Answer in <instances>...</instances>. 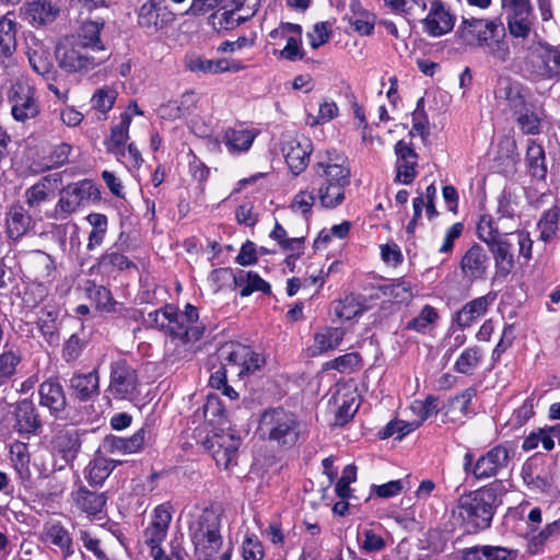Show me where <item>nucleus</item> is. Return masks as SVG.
Segmentation results:
<instances>
[{
  "label": "nucleus",
  "instance_id": "obj_1",
  "mask_svg": "<svg viewBox=\"0 0 560 560\" xmlns=\"http://www.w3.org/2000/svg\"><path fill=\"white\" fill-rule=\"evenodd\" d=\"M500 504L497 488L483 487L460 495L453 515L467 533H476L490 527L495 509Z\"/></svg>",
  "mask_w": 560,
  "mask_h": 560
},
{
  "label": "nucleus",
  "instance_id": "obj_2",
  "mask_svg": "<svg viewBox=\"0 0 560 560\" xmlns=\"http://www.w3.org/2000/svg\"><path fill=\"white\" fill-rule=\"evenodd\" d=\"M222 517L218 509L205 508L191 515L188 533L198 560H212L223 547Z\"/></svg>",
  "mask_w": 560,
  "mask_h": 560
},
{
  "label": "nucleus",
  "instance_id": "obj_3",
  "mask_svg": "<svg viewBox=\"0 0 560 560\" xmlns=\"http://www.w3.org/2000/svg\"><path fill=\"white\" fill-rule=\"evenodd\" d=\"M257 432L265 441L291 447L299 440L301 423L292 411L281 407L269 408L260 415Z\"/></svg>",
  "mask_w": 560,
  "mask_h": 560
},
{
  "label": "nucleus",
  "instance_id": "obj_4",
  "mask_svg": "<svg viewBox=\"0 0 560 560\" xmlns=\"http://www.w3.org/2000/svg\"><path fill=\"white\" fill-rule=\"evenodd\" d=\"M56 59L60 69L67 73L88 72L107 59V55H98L83 44L66 37L56 47Z\"/></svg>",
  "mask_w": 560,
  "mask_h": 560
},
{
  "label": "nucleus",
  "instance_id": "obj_5",
  "mask_svg": "<svg viewBox=\"0 0 560 560\" xmlns=\"http://www.w3.org/2000/svg\"><path fill=\"white\" fill-rule=\"evenodd\" d=\"M505 36V30L500 19H477L463 16L455 36L460 43L470 47H486L488 42Z\"/></svg>",
  "mask_w": 560,
  "mask_h": 560
},
{
  "label": "nucleus",
  "instance_id": "obj_6",
  "mask_svg": "<svg viewBox=\"0 0 560 560\" xmlns=\"http://www.w3.org/2000/svg\"><path fill=\"white\" fill-rule=\"evenodd\" d=\"M313 165L319 185L350 184V165L346 155L335 149L318 152Z\"/></svg>",
  "mask_w": 560,
  "mask_h": 560
},
{
  "label": "nucleus",
  "instance_id": "obj_7",
  "mask_svg": "<svg viewBox=\"0 0 560 560\" xmlns=\"http://www.w3.org/2000/svg\"><path fill=\"white\" fill-rule=\"evenodd\" d=\"M8 102L14 120L25 122L39 114V103L34 85L24 78L18 79L8 91Z\"/></svg>",
  "mask_w": 560,
  "mask_h": 560
},
{
  "label": "nucleus",
  "instance_id": "obj_8",
  "mask_svg": "<svg viewBox=\"0 0 560 560\" xmlns=\"http://www.w3.org/2000/svg\"><path fill=\"white\" fill-rule=\"evenodd\" d=\"M525 71L535 80L560 81V49L541 46L526 59Z\"/></svg>",
  "mask_w": 560,
  "mask_h": 560
},
{
  "label": "nucleus",
  "instance_id": "obj_9",
  "mask_svg": "<svg viewBox=\"0 0 560 560\" xmlns=\"http://www.w3.org/2000/svg\"><path fill=\"white\" fill-rule=\"evenodd\" d=\"M281 151L290 172L299 176L310 163L313 144L304 136L287 133L282 136Z\"/></svg>",
  "mask_w": 560,
  "mask_h": 560
},
{
  "label": "nucleus",
  "instance_id": "obj_10",
  "mask_svg": "<svg viewBox=\"0 0 560 560\" xmlns=\"http://www.w3.org/2000/svg\"><path fill=\"white\" fill-rule=\"evenodd\" d=\"M427 9V15L420 20L425 34L431 37H441L453 31L456 15L446 2L431 0Z\"/></svg>",
  "mask_w": 560,
  "mask_h": 560
},
{
  "label": "nucleus",
  "instance_id": "obj_11",
  "mask_svg": "<svg viewBox=\"0 0 560 560\" xmlns=\"http://www.w3.org/2000/svg\"><path fill=\"white\" fill-rule=\"evenodd\" d=\"M137 371L126 361L110 363L108 392L116 399H131L138 387Z\"/></svg>",
  "mask_w": 560,
  "mask_h": 560
},
{
  "label": "nucleus",
  "instance_id": "obj_12",
  "mask_svg": "<svg viewBox=\"0 0 560 560\" xmlns=\"http://www.w3.org/2000/svg\"><path fill=\"white\" fill-rule=\"evenodd\" d=\"M240 439L235 438L232 432L214 433L206 440V445L218 466L229 469L231 466L236 465V456L240 447Z\"/></svg>",
  "mask_w": 560,
  "mask_h": 560
},
{
  "label": "nucleus",
  "instance_id": "obj_13",
  "mask_svg": "<svg viewBox=\"0 0 560 560\" xmlns=\"http://www.w3.org/2000/svg\"><path fill=\"white\" fill-rule=\"evenodd\" d=\"M92 184L90 182H79L68 185L60 194V198L55 207V219L65 220L75 212L84 200L91 197Z\"/></svg>",
  "mask_w": 560,
  "mask_h": 560
},
{
  "label": "nucleus",
  "instance_id": "obj_14",
  "mask_svg": "<svg viewBox=\"0 0 560 560\" xmlns=\"http://www.w3.org/2000/svg\"><path fill=\"white\" fill-rule=\"evenodd\" d=\"M512 453L506 445L492 447L474 464L472 475L477 479L494 477L500 470L508 467Z\"/></svg>",
  "mask_w": 560,
  "mask_h": 560
},
{
  "label": "nucleus",
  "instance_id": "obj_15",
  "mask_svg": "<svg viewBox=\"0 0 560 560\" xmlns=\"http://www.w3.org/2000/svg\"><path fill=\"white\" fill-rule=\"evenodd\" d=\"M490 264L487 250L479 244L470 246L462 256L459 269L465 279L470 282L486 279Z\"/></svg>",
  "mask_w": 560,
  "mask_h": 560
},
{
  "label": "nucleus",
  "instance_id": "obj_16",
  "mask_svg": "<svg viewBox=\"0 0 560 560\" xmlns=\"http://www.w3.org/2000/svg\"><path fill=\"white\" fill-rule=\"evenodd\" d=\"M150 429L147 425L140 428L128 439L108 435L103 440L98 452L105 454H133L142 450L145 442L150 440Z\"/></svg>",
  "mask_w": 560,
  "mask_h": 560
},
{
  "label": "nucleus",
  "instance_id": "obj_17",
  "mask_svg": "<svg viewBox=\"0 0 560 560\" xmlns=\"http://www.w3.org/2000/svg\"><path fill=\"white\" fill-rule=\"evenodd\" d=\"M174 20V13L164 5L163 0L147 1L141 5L138 16L139 25L150 32H156Z\"/></svg>",
  "mask_w": 560,
  "mask_h": 560
},
{
  "label": "nucleus",
  "instance_id": "obj_18",
  "mask_svg": "<svg viewBox=\"0 0 560 560\" xmlns=\"http://www.w3.org/2000/svg\"><path fill=\"white\" fill-rule=\"evenodd\" d=\"M40 540L45 545L58 549L65 560L74 553L73 538L69 530L58 521L44 524Z\"/></svg>",
  "mask_w": 560,
  "mask_h": 560
},
{
  "label": "nucleus",
  "instance_id": "obj_19",
  "mask_svg": "<svg viewBox=\"0 0 560 560\" xmlns=\"http://www.w3.org/2000/svg\"><path fill=\"white\" fill-rule=\"evenodd\" d=\"M395 152L397 154L395 182L405 185L411 184L417 176L418 154L404 140L396 143Z\"/></svg>",
  "mask_w": 560,
  "mask_h": 560
},
{
  "label": "nucleus",
  "instance_id": "obj_20",
  "mask_svg": "<svg viewBox=\"0 0 560 560\" xmlns=\"http://www.w3.org/2000/svg\"><path fill=\"white\" fill-rule=\"evenodd\" d=\"M26 55L32 69L48 79L54 68L49 46L36 36H30L26 43Z\"/></svg>",
  "mask_w": 560,
  "mask_h": 560
},
{
  "label": "nucleus",
  "instance_id": "obj_21",
  "mask_svg": "<svg viewBox=\"0 0 560 560\" xmlns=\"http://www.w3.org/2000/svg\"><path fill=\"white\" fill-rule=\"evenodd\" d=\"M521 476L527 488L536 493H545L551 486L549 474L537 457H530L523 464Z\"/></svg>",
  "mask_w": 560,
  "mask_h": 560
},
{
  "label": "nucleus",
  "instance_id": "obj_22",
  "mask_svg": "<svg viewBox=\"0 0 560 560\" xmlns=\"http://www.w3.org/2000/svg\"><path fill=\"white\" fill-rule=\"evenodd\" d=\"M495 298L497 294L494 292H489L486 295L467 302L455 314V322L463 328L470 327L488 312L489 307L495 301Z\"/></svg>",
  "mask_w": 560,
  "mask_h": 560
},
{
  "label": "nucleus",
  "instance_id": "obj_23",
  "mask_svg": "<svg viewBox=\"0 0 560 560\" xmlns=\"http://www.w3.org/2000/svg\"><path fill=\"white\" fill-rule=\"evenodd\" d=\"M14 430L19 434H37L42 428L39 415L32 400L23 399L18 402L14 410Z\"/></svg>",
  "mask_w": 560,
  "mask_h": 560
},
{
  "label": "nucleus",
  "instance_id": "obj_24",
  "mask_svg": "<svg viewBox=\"0 0 560 560\" xmlns=\"http://www.w3.org/2000/svg\"><path fill=\"white\" fill-rule=\"evenodd\" d=\"M527 94L523 84L509 78L500 79L495 89L497 98L505 101L513 112L525 109Z\"/></svg>",
  "mask_w": 560,
  "mask_h": 560
},
{
  "label": "nucleus",
  "instance_id": "obj_25",
  "mask_svg": "<svg viewBox=\"0 0 560 560\" xmlns=\"http://www.w3.org/2000/svg\"><path fill=\"white\" fill-rule=\"evenodd\" d=\"M39 404L50 410L51 413L63 411L67 405L62 385L56 377H50L38 387Z\"/></svg>",
  "mask_w": 560,
  "mask_h": 560
},
{
  "label": "nucleus",
  "instance_id": "obj_26",
  "mask_svg": "<svg viewBox=\"0 0 560 560\" xmlns=\"http://www.w3.org/2000/svg\"><path fill=\"white\" fill-rule=\"evenodd\" d=\"M70 389L80 401H90L100 395V374L97 370L89 373H74L70 378Z\"/></svg>",
  "mask_w": 560,
  "mask_h": 560
},
{
  "label": "nucleus",
  "instance_id": "obj_27",
  "mask_svg": "<svg viewBox=\"0 0 560 560\" xmlns=\"http://www.w3.org/2000/svg\"><path fill=\"white\" fill-rule=\"evenodd\" d=\"M186 67L191 72H199L203 74H217L222 72H237L244 69V66L241 61L229 59V58H220L217 60L212 59H203L201 57L190 58L186 62Z\"/></svg>",
  "mask_w": 560,
  "mask_h": 560
},
{
  "label": "nucleus",
  "instance_id": "obj_28",
  "mask_svg": "<svg viewBox=\"0 0 560 560\" xmlns=\"http://www.w3.org/2000/svg\"><path fill=\"white\" fill-rule=\"evenodd\" d=\"M462 560H515L517 550L502 546L476 545L459 551Z\"/></svg>",
  "mask_w": 560,
  "mask_h": 560
},
{
  "label": "nucleus",
  "instance_id": "obj_29",
  "mask_svg": "<svg viewBox=\"0 0 560 560\" xmlns=\"http://www.w3.org/2000/svg\"><path fill=\"white\" fill-rule=\"evenodd\" d=\"M51 444L62 459L67 463L72 462L78 456L81 448L79 431L73 428L61 429L54 435Z\"/></svg>",
  "mask_w": 560,
  "mask_h": 560
},
{
  "label": "nucleus",
  "instance_id": "obj_30",
  "mask_svg": "<svg viewBox=\"0 0 560 560\" xmlns=\"http://www.w3.org/2000/svg\"><path fill=\"white\" fill-rule=\"evenodd\" d=\"M131 124V115L122 113L118 125L110 129L109 137L104 141L107 152L114 154L118 161L126 158L125 144L129 139V127Z\"/></svg>",
  "mask_w": 560,
  "mask_h": 560
},
{
  "label": "nucleus",
  "instance_id": "obj_31",
  "mask_svg": "<svg viewBox=\"0 0 560 560\" xmlns=\"http://www.w3.org/2000/svg\"><path fill=\"white\" fill-rule=\"evenodd\" d=\"M59 8L48 0H35L24 5L25 20L33 26H43L54 22Z\"/></svg>",
  "mask_w": 560,
  "mask_h": 560
},
{
  "label": "nucleus",
  "instance_id": "obj_32",
  "mask_svg": "<svg viewBox=\"0 0 560 560\" xmlns=\"http://www.w3.org/2000/svg\"><path fill=\"white\" fill-rule=\"evenodd\" d=\"M494 259V278H506L514 269V256L512 245L505 238H501L488 245Z\"/></svg>",
  "mask_w": 560,
  "mask_h": 560
},
{
  "label": "nucleus",
  "instance_id": "obj_33",
  "mask_svg": "<svg viewBox=\"0 0 560 560\" xmlns=\"http://www.w3.org/2000/svg\"><path fill=\"white\" fill-rule=\"evenodd\" d=\"M171 521L172 515L167 508L164 505H159L155 508L152 522L144 530L145 544L149 547L162 544L167 535Z\"/></svg>",
  "mask_w": 560,
  "mask_h": 560
},
{
  "label": "nucleus",
  "instance_id": "obj_34",
  "mask_svg": "<svg viewBox=\"0 0 560 560\" xmlns=\"http://www.w3.org/2000/svg\"><path fill=\"white\" fill-rule=\"evenodd\" d=\"M103 26V22L86 21L80 26L78 33L69 36V38L83 44L90 50H93L98 55L106 54V48L101 39V31Z\"/></svg>",
  "mask_w": 560,
  "mask_h": 560
},
{
  "label": "nucleus",
  "instance_id": "obj_35",
  "mask_svg": "<svg viewBox=\"0 0 560 560\" xmlns=\"http://www.w3.org/2000/svg\"><path fill=\"white\" fill-rule=\"evenodd\" d=\"M331 399H334L337 406L335 412L336 423L339 425L346 424L352 419L359 408L355 393L350 388L342 387L336 390Z\"/></svg>",
  "mask_w": 560,
  "mask_h": 560
},
{
  "label": "nucleus",
  "instance_id": "obj_36",
  "mask_svg": "<svg viewBox=\"0 0 560 560\" xmlns=\"http://www.w3.org/2000/svg\"><path fill=\"white\" fill-rule=\"evenodd\" d=\"M72 499L75 506L83 513L95 516L103 512L107 497L105 492H94L84 487H81L72 493Z\"/></svg>",
  "mask_w": 560,
  "mask_h": 560
},
{
  "label": "nucleus",
  "instance_id": "obj_37",
  "mask_svg": "<svg viewBox=\"0 0 560 560\" xmlns=\"http://www.w3.org/2000/svg\"><path fill=\"white\" fill-rule=\"evenodd\" d=\"M31 223L32 218L22 206H12L5 219L8 238L14 242L21 240L28 232Z\"/></svg>",
  "mask_w": 560,
  "mask_h": 560
},
{
  "label": "nucleus",
  "instance_id": "obj_38",
  "mask_svg": "<svg viewBox=\"0 0 560 560\" xmlns=\"http://www.w3.org/2000/svg\"><path fill=\"white\" fill-rule=\"evenodd\" d=\"M195 106V94L192 92H186L179 98L161 105L158 109V114L162 119L176 120L189 115Z\"/></svg>",
  "mask_w": 560,
  "mask_h": 560
},
{
  "label": "nucleus",
  "instance_id": "obj_39",
  "mask_svg": "<svg viewBox=\"0 0 560 560\" xmlns=\"http://www.w3.org/2000/svg\"><path fill=\"white\" fill-rule=\"evenodd\" d=\"M16 45V23L7 15L2 16L0 19V65H9Z\"/></svg>",
  "mask_w": 560,
  "mask_h": 560
},
{
  "label": "nucleus",
  "instance_id": "obj_40",
  "mask_svg": "<svg viewBox=\"0 0 560 560\" xmlns=\"http://www.w3.org/2000/svg\"><path fill=\"white\" fill-rule=\"evenodd\" d=\"M166 332L174 338H179L183 342H190L197 341L201 337L203 328L191 326L184 318H180L177 310L173 306V314L170 316V326H167Z\"/></svg>",
  "mask_w": 560,
  "mask_h": 560
},
{
  "label": "nucleus",
  "instance_id": "obj_41",
  "mask_svg": "<svg viewBox=\"0 0 560 560\" xmlns=\"http://www.w3.org/2000/svg\"><path fill=\"white\" fill-rule=\"evenodd\" d=\"M58 175L42 177L36 184L25 190V202L30 208H36L46 201L57 187Z\"/></svg>",
  "mask_w": 560,
  "mask_h": 560
},
{
  "label": "nucleus",
  "instance_id": "obj_42",
  "mask_svg": "<svg viewBox=\"0 0 560 560\" xmlns=\"http://www.w3.org/2000/svg\"><path fill=\"white\" fill-rule=\"evenodd\" d=\"M503 217L494 221L491 215L483 214L477 223V235L487 245L503 238L502 235H508L510 232L504 226Z\"/></svg>",
  "mask_w": 560,
  "mask_h": 560
},
{
  "label": "nucleus",
  "instance_id": "obj_43",
  "mask_svg": "<svg viewBox=\"0 0 560 560\" xmlns=\"http://www.w3.org/2000/svg\"><path fill=\"white\" fill-rule=\"evenodd\" d=\"M117 464H120V462L97 455L89 463L85 469V478L92 486H102Z\"/></svg>",
  "mask_w": 560,
  "mask_h": 560
},
{
  "label": "nucleus",
  "instance_id": "obj_44",
  "mask_svg": "<svg viewBox=\"0 0 560 560\" xmlns=\"http://www.w3.org/2000/svg\"><path fill=\"white\" fill-rule=\"evenodd\" d=\"M234 283L241 289L240 295L243 298L249 296L257 291L264 294L271 293L270 284L261 279L258 273L253 271H240V273L234 277Z\"/></svg>",
  "mask_w": 560,
  "mask_h": 560
},
{
  "label": "nucleus",
  "instance_id": "obj_45",
  "mask_svg": "<svg viewBox=\"0 0 560 560\" xmlns=\"http://www.w3.org/2000/svg\"><path fill=\"white\" fill-rule=\"evenodd\" d=\"M368 310L365 299L361 295L348 294L334 305L335 315L342 320H350Z\"/></svg>",
  "mask_w": 560,
  "mask_h": 560
},
{
  "label": "nucleus",
  "instance_id": "obj_46",
  "mask_svg": "<svg viewBox=\"0 0 560 560\" xmlns=\"http://www.w3.org/2000/svg\"><path fill=\"white\" fill-rule=\"evenodd\" d=\"M247 355H250V347L242 343L231 342L220 349L222 361L229 366L231 373L235 374L243 366Z\"/></svg>",
  "mask_w": 560,
  "mask_h": 560
},
{
  "label": "nucleus",
  "instance_id": "obj_47",
  "mask_svg": "<svg viewBox=\"0 0 560 560\" xmlns=\"http://www.w3.org/2000/svg\"><path fill=\"white\" fill-rule=\"evenodd\" d=\"M526 162L530 175L537 179H545L547 175L546 156L544 148L530 140L526 150Z\"/></svg>",
  "mask_w": 560,
  "mask_h": 560
},
{
  "label": "nucleus",
  "instance_id": "obj_48",
  "mask_svg": "<svg viewBox=\"0 0 560 560\" xmlns=\"http://www.w3.org/2000/svg\"><path fill=\"white\" fill-rule=\"evenodd\" d=\"M255 138L256 133L247 129H228L223 137L225 145L233 153L247 151Z\"/></svg>",
  "mask_w": 560,
  "mask_h": 560
},
{
  "label": "nucleus",
  "instance_id": "obj_49",
  "mask_svg": "<svg viewBox=\"0 0 560 560\" xmlns=\"http://www.w3.org/2000/svg\"><path fill=\"white\" fill-rule=\"evenodd\" d=\"M88 298L95 304V307L105 313H114L117 302L114 300L112 292L104 285L89 282L86 288Z\"/></svg>",
  "mask_w": 560,
  "mask_h": 560
},
{
  "label": "nucleus",
  "instance_id": "obj_50",
  "mask_svg": "<svg viewBox=\"0 0 560 560\" xmlns=\"http://www.w3.org/2000/svg\"><path fill=\"white\" fill-rule=\"evenodd\" d=\"M349 185L343 184L319 185L317 198L320 206L327 209H334L340 206L346 198L345 189Z\"/></svg>",
  "mask_w": 560,
  "mask_h": 560
},
{
  "label": "nucleus",
  "instance_id": "obj_51",
  "mask_svg": "<svg viewBox=\"0 0 560 560\" xmlns=\"http://www.w3.org/2000/svg\"><path fill=\"white\" fill-rule=\"evenodd\" d=\"M345 329L339 327H325L314 336L315 347L319 352H326L338 348L345 337Z\"/></svg>",
  "mask_w": 560,
  "mask_h": 560
},
{
  "label": "nucleus",
  "instance_id": "obj_52",
  "mask_svg": "<svg viewBox=\"0 0 560 560\" xmlns=\"http://www.w3.org/2000/svg\"><path fill=\"white\" fill-rule=\"evenodd\" d=\"M21 360L22 357L19 350L8 345L4 346V350L0 354V387L16 373Z\"/></svg>",
  "mask_w": 560,
  "mask_h": 560
},
{
  "label": "nucleus",
  "instance_id": "obj_53",
  "mask_svg": "<svg viewBox=\"0 0 560 560\" xmlns=\"http://www.w3.org/2000/svg\"><path fill=\"white\" fill-rule=\"evenodd\" d=\"M483 358L482 350L478 346L465 349L454 364V371L470 375L479 366Z\"/></svg>",
  "mask_w": 560,
  "mask_h": 560
},
{
  "label": "nucleus",
  "instance_id": "obj_54",
  "mask_svg": "<svg viewBox=\"0 0 560 560\" xmlns=\"http://www.w3.org/2000/svg\"><path fill=\"white\" fill-rule=\"evenodd\" d=\"M534 23L533 11L508 15V28L515 38L525 39L529 36Z\"/></svg>",
  "mask_w": 560,
  "mask_h": 560
},
{
  "label": "nucleus",
  "instance_id": "obj_55",
  "mask_svg": "<svg viewBox=\"0 0 560 560\" xmlns=\"http://www.w3.org/2000/svg\"><path fill=\"white\" fill-rule=\"evenodd\" d=\"M202 410L205 420L209 424L224 427L228 423L224 407L218 397L208 396Z\"/></svg>",
  "mask_w": 560,
  "mask_h": 560
},
{
  "label": "nucleus",
  "instance_id": "obj_56",
  "mask_svg": "<svg viewBox=\"0 0 560 560\" xmlns=\"http://www.w3.org/2000/svg\"><path fill=\"white\" fill-rule=\"evenodd\" d=\"M394 12L417 19L427 9L425 0H383Z\"/></svg>",
  "mask_w": 560,
  "mask_h": 560
},
{
  "label": "nucleus",
  "instance_id": "obj_57",
  "mask_svg": "<svg viewBox=\"0 0 560 560\" xmlns=\"http://www.w3.org/2000/svg\"><path fill=\"white\" fill-rule=\"evenodd\" d=\"M58 312L54 308L51 310H43L42 316L38 319V327L49 343H55L58 341V327H57Z\"/></svg>",
  "mask_w": 560,
  "mask_h": 560
},
{
  "label": "nucleus",
  "instance_id": "obj_58",
  "mask_svg": "<svg viewBox=\"0 0 560 560\" xmlns=\"http://www.w3.org/2000/svg\"><path fill=\"white\" fill-rule=\"evenodd\" d=\"M558 220L559 209L557 207H551L542 213L537 224L540 231V238L542 241L549 242L556 236L558 230Z\"/></svg>",
  "mask_w": 560,
  "mask_h": 560
},
{
  "label": "nucleus",
  "instance_id": "obj_59",
  "mask_svg": "<svg viewBox=\"0 0 560 560\" xmlns=\"http://www.w3.org/2000/svg\"><path fill=\"white\" fill-rule=\"evenodd\" d=\"M117 98V92L108 86L97 89L92 96V106L100 113H108Z\"/></svg>",
  "mask_w": 560,
  "mask_h": 560
},
{
  "label": "nucleus",
  "instance_id": "obj_60",
  "mask_svg": "<svg viewBox=\"0 0 560 560\" xmlns=\"http://www.w3.org/2000/svg\"><path fill=\"white\" fill-rule=\"evenodd\" d=\"M98 265L101 268H115L118 270L135 267V265L125 255L118 250H113L112 248L102 255Z\"/></svg>",
  "mask_w": 560,
  "mask_h": 560
},
{
  "label": "nucleus",
  "instance_id": "obj_61",
  "mask_svg": "<svg viewBox=\"0 0 560 560\" xmlns=\"http://www.w3.org/2000/svg\"><path fill=\"white\" fill-rule=\"evenodd\" d=\"M243 560H264L265 548L262 542L254 535L246 536L242 542Z\"/></svg>",
  "mask_w": 560,
  "mask_h": 560
},
{
  "label": "nucleus",
  "instance_id": "obj_62",
  "mask_svg": "<svg viewBox=\"0 0 560 560\" xmlns=\"http://www.w3.org/2000/svg\"><path fill=\"white\" fill-rule=\"evenodd\" d=\"M436 319V311L432 306L425 305L421 310L420 314L407 324V328L416 330L418 332H424L427 328Z\"/></svg>",
  "mask_w": 560,
  "mask_h": 560
},
{
  "label": "nucleus",
  "instance_id": "obj_63",
  "mask_svg": "<svg viewBox=\"0 0 560 560\" xmlns=\"http://www.w3.org/2000/svg\"><path fill=\"white\" fill-rule=\"evenodd\" d=\"M517 115L516 121L523 132L527 135H537L539 132L540 119L525 106L524 110L514 112Z\"/></svg>",
  "mask_w": 560,
  "mask_h": 560
},
{
  "label": "nucleus",
  "instance_id": "obj_64",
  "mask_svg": "<svg viewBox=\"0 0 560 560\" xmlns=\"http://www.w3.org/2000/svg\"><path fill=\"white\" fill-rule=\"evenodd\" d=\"M338 115V107L332 101H324L318 108V115H308L306 124L314 127L330 121Z\"/></svg>",
  "mask_w": 560,
  "mask_h": 560
}]
</instances>
